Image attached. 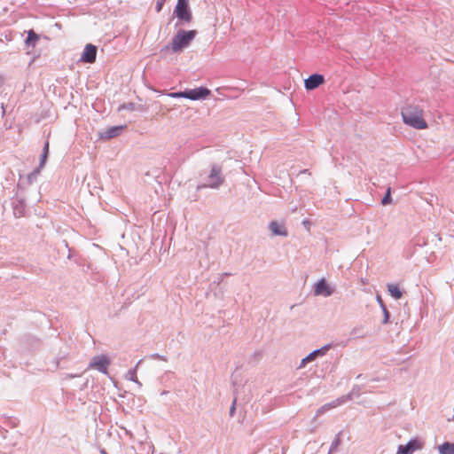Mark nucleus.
I'll return each mask as SVG.
<instances>
[{
    "label": "nucleus",
    "mask_w": 454,
    "mask_h": 454,
    "mask_svg": "<svg viewBox=\"0 0 454 454\" xmlns=\"http://www.w3.org/2000/svg\"><path fill=\"white\" fill-rule=\"evenodd\" d=\"M302 224L309 230L310 226V222L308 219L302 221Z\"/></svg>",
    "instance_id": "2f4dec72"
},
{
    "label": "nucleus",
    "mask_w": 454,
    "mask_h": 454,
    "mask_svg": "<svg viewBox=\"0 0 454 454\" xmlns=\"http://www.w3.org/2000/svg\"><path fill=\"white\" fill-rule=\"evenodd\" d=\"M109 364H110V360L106 356H105V355L96 356L90 360L89 368L96 369L99 372L106 374Z\"/></svg>",
    "instance_id": "9d476101"
},
{
    "label": "nucleus",
    "mask_w": 454,
    "mask_h": 454,
    "mask_svg": "<svg viewBox=\"0 0 454 454\" xmlns=\"http://www.w3.org/2000/svg\"><path fill=\"white\" fill-rule=\"evenodd\" d=\"M401 115L403 121L416 129L427 128V121L423 119V108L414 102H406L402 107Z\"/></svg>",
    "instance_id": "f257e3e1"
},
{
    "label": "nucleus",
    "mask_w": 454,
    "mask_h": 454,
    "mask_svg": "<svg viewBox=\"0 0 454 454\" xmlns=\"http://www.w3.org/2000/svg\"><path fill=\"white\" fill-rule=\"evenodd\" d=\"M76 376H77V375H74V374H67V378H68V379H73V378H74V377H76Z\"/></svg>",
    "instance_id": "e433bc0d"
},
{
    "label": "nucleus",
    "mask_w": 454,
    "mask_h": 454,
    "mask_svg": "<svg viewBox=\"0 0 454 454\" xmlns=\"http://www.w3.org/2000/svg\"><path fill=\"white\" fill-rule=\"evenodd\" d=\"M123 110H129V111H141L142 106L137 105L136 103L129 102V103H123L118 106V111H123Z\"/></svg>",
    "instance_id": "6ab92c4d"
},
{
    "label": "nucleus",
    "mask_w": 454,
    "mask_h": 454,
    "mask_svg": "<svg viewBox=\"0 0 454 454\" xmlns=\"http://www.w3.org/2000/svg\"><path fill=\"white\" fill-rule=\"evenodd\" d=\"M324 82H325V79L324 75L319 74H314L304 80V85H321Z\"/></svg>",
    "instance_id": "2eb2a0df"
},
{
    "label": "nucleus",
    "mask_w": 454,
    "mask_h": 454,
    "mask_svg": "<svg viewBox=\"0 0 454 454\" xmlns=\"http://www.w3.org/2000/svg\"><path fill=\"white\" fill-rule=\"evenodd\" d=\"M361 282H362L363 285H366L367 284V280L364 279V278H361Z\"/></svg>",
    "instance_id": "ea45409f"
},
{
    "label": "nucleus",
    "mask_w": 454,
    "mask_h": 454,
    "mask_svg": "<svg viewBox=\"0 0 454 454\" xmlns=\"http://www.w3.org/2000/svg\"><path fill=\"white\" fill-rule=\"evenodd\" d=\"M382 312H383L382 324L387 325L389 323L390 313L388 312L387 307L382 309Z\"/></svg>",
    "instance_id": "393cba45"
},
{
    "label": "nucleus",
    "mask_w": 454,
    "mask_h": 454,
    "mask_svg": "<svg viewBox=\"0 0 454 454\" xmlns=\"http://www.w3.org/2000/svg\"><path fill=\"white\" fill-rule=\"evenodd\" d=\"M166 1L167 0H157L156 7H155L157 12H160L162 10V7Z\"/></svg>",
    "instance_id": "cd10ccee"
},
{
    "label": "nucleus",
    "mask_w": 454,
    "mask_h": 454,
    "mask_svg": "<svg viewBox=\"0 0 454 454\" xmlns=\"http://www.w3.org/2000/svg\"><path fill=\"white\" fill-rule=\"evenodd\" d=\"M350 335L353 338H363L365 336L364 333H362V327L360 326L354 327L350 332Z\"/></svg>",
    "instance_id": "b1692460"
},
{
    "label": "nucleus",
    "mask_w": 454,
    "mask_h": 454,
    "mask_svg": "<svg viewBox=\"0 0 454 454\" xmlns=\"http://www.w3.org/2000/svg\"><path fill=\"white\" fill-rule=\"evenodd\" d=\"M333 292L334 288L332 287L324 278L314 284L313 294L315 296L329 297Z\"/></svg>",
    "instance_id": "423d86ee"
},
{
    "label": "nucleus",
    "mask_w": 454,
    "mask_h": 454,
    "mask_svg": "<svg viewBox=\"0 0 454 454\" xmlns=\"http://www.w3.org/2000/svg\"><path fill=\"white\" fill-rule=\"evenodd\" d=\"M101 454H108L105 449L100 450Z\"/></svg>",
    "instance_id": "58836bf2"
},
{
    "label": "nucleus",
    "mask_w": 454,
    "mask_h": 454,
    "mask_svg": "<svg viewBox=\"0 0 454 454\" xmlns=\"http://www.w3.org/2000/svg\"><path fill=\"white\" fill-rule=\"evenodd\" d=\"M47 157H48L47 154L42 153V155L40 157L39 166L37 167V168H39L41 170V168H43V166L46 162Z\"/></svg>",
    "instance_id": "bb28decb"
},
{
    "label": "nucleus",
    "mask_w": 454,
    "mask_h": 454,
    "mask_svg": "<svg viewBox=\"0 0 454 454\" xmlns=\"http://www.w3.org/2000/svg\"><path fill=\"white\" fill-rule=\"evenodd\" d=\"M392 202V197H391V189L390 187L387 188L385 195L383 196L381 200V204L383 206H387Z\"/></svg>",
    "instance_id": "4be33fe9"
},
{
    "label": "nucleus",
    "mask_w": 454,
    "mask_h": 454,
    "mask_svg": "<svg viewBox=\"0 0 454 454\" xmlns=\"http://www.w3.org/2000/svg\"><path fill=\"white\" fill-rule=\"evenodd\" d=\"M151 357H153L154 359H160V360H163V361H167L165 356H161L160 354H157V353L151 355Z\"/></svg>",
    "instance_id": "7c9ffc66"
},
{
    "label": "nucleus",
    "mask_w": 454,
    "mask_h": 454,
    "mask_svg": "<svg viewBox=\"0 0 454 454\" xmlns=\"http://www.w3.org/2000/svg\"><path fill=\"white\" fill-rule=\"evenodd\" d=\"M223 280V278H221L218 281H217V284H220V282Z\"/></svg>",
    "instance_id": "a19ab883"
},
{
    "label": "nucleus",
    "mask_w": 454,
    "mask_h": 454,
    "mask_svg": "<svg viewBox=\"0 0 454 454\" xmlns=\"http://www.w3.org/2000/svg\"><path fill=\"white\" fill-rule=\"evenodd\" d=\"M38 40L39 35L34 30L31 29L27 32V37L26 39V43L27 45L35 46Z\"/></svg>",
    "instance_id": "aec40b11"
},
{
    "label": "nucleus",
    "mask_w": 454,
    "mask_h": 454,
    "mask_svg": "<svg viewBox=\"0 0 454 454\" xmlns=\"http://www.w3.org/2000/svg\"><path fill=\"white\" fill-rule=\"evenodd\" d=\"M40 171L41 170L36 168L30 174L27 175V179L28 184H31L36 180L38 175L40 174Z\"/></svg>",
    "instance_id": "5701e85b"
},
{
    "label": "nucleus",
    "mask_w": 454,
    "mask_h": 454,
    "mask_svg": "<svg viewBox=\"0 0 454 454\" xmlns=\"http://www.w3.org/2000/svg\"><path fill=\"white\" fill-rule=\"evenodd\" d=\"M387 291L389 292L390 295L395 300H399L403 296V292L398 285L387 284Z\"/></svg>",
    "instance_id": "f3484780"
},
{
    "label": "nucleus",
    "mask_w": 454,
    "mask_h": 454,
    "mask_svg": "<svg viewBox=\"0 0 454 454\" xmlns=\"http://www.w3.org/2000/svg\"><path fill=\"white\" fill-rule=\"evenodd\" d=\"M423 442L418 438H411L406 444L399 445L396 454H413L414 451L423 448Z\"/></svg>",
    "instance_id": "1a4fd4ad"
},
{
    "label": "nucleus",
    "mask_w": 454,
    "mask_h": 454,
    "mask_svg": "<svg viewBox=\"0 0 454 454\" xmlns=\"http://www.w3.org/2000/svg\"><path fill=\"white\" fill-rule=\"evenodd\" d=\"M140 364H141V360H139L137 363V364L134 368L129 369L128 371V372L126 373V377H125L128 380L135 382L139 387H142V383L138 380V379L137 377V370Z\"/></svg>",
    "instance_id": "dca6fc26"
},
{
    "label": "nucleus",
    "mask_w": 454,
    "mask_h": 454,
    "mask_svg": "<svg viewBox=\"0 0 454 454\" xmlns=\"http://www.w3.org/2000/svg\"><path fill=\"white\" fill-rule=\"evenodd\" d=\"M440 454H454V442H444L438 446Z\"/></svg>",
    "instance_id": "a211bd4d"
},
{
    "label": "nucleus",
    "mask_w": 454,
    "mask_h": 454,
    "mask_svg": "<svg viewBox=\"0 0 454 454\" xmlns=\"http://www.w3.org/2000/svg\"><path fill=\"white\" fill-rule=\"evenodd\" d=\"M231 87H224V86H222V87H216V91L219 93V94H222V90H224L226 89H230Z\"/></svg>",
    "instance_id": "473e14b6"
},
{
    "label": "nucleus",
    "mask_w": 454,
    "mask_h": 454,
    "mask_svg": "<svg viewBox=\"0 0 454 454\" xmlns=\"http://www.w3.org/2000/svg\"><path fill=\"white\" fill-rule=\"evenodd\" d=\"M300 173H301V174H309V175L310 174V173L309 172V169H303V170H301Z\"/></svg>",
    "instance_id": "c9c22d12"
},
{
    "label": "nucleus",
    "mask_w": 454,
    "mask_h": 454,
    "mask_svg": "<svg viewBox=\"0 0 454 454\" xmlns=\"http://www.w3.org/2000/svg\"><path fill=\"white\" fill-rule=\"evenodd\" d=\"M174 13L178 19L190 22L192 20V13L189 10L188 0H177Z\"/></svg>",
    "instance_id": "6e6552de"
},
{
    "label": "nucleus",
    "mask_w": 454,
    "mask_h": 454,
    "mask_svg": "<svg viewBox=\"0 0 454 454\" xmlns=\"http://www.w3.org/2000/svg\"><path fill=\"white\" fill-rule=\"evenodd\" d=\"M126 128V125L113 126L100 132L99 137L102 139H112L120 136Z\"/></svg>",
    "instance_id": "9b49d317"
},
{
    "label": "nucleus",
    "mask_w": 454,
    "mask_h": 454,
    "mask_svg": "<svg viewBox=\"0 0 454 454\" xmlns=\"http://www.w3.org/2000/svg\"><path fill=\"white\" fill-rule=\"evenodd\" d=\"M54 368H58L59 367V359H55L54 361Z\"/></svg>",
    "instance_id": "f704fd0d"
},
{
    "label": "nucleus",
    "mask_w": 454,
    "mask_h": 454,
    "mask_svg": "<svg viewBox=\"0 0 454 454\" xmlns=\"http://www.w3.org/2000/svg\"><path fill=\"white\" fill-rule=\"evenodd\" d=\"M225 182V176L223 173V167L220 164L213 163L210 165L209 173L203 177V182L197 186V191L210 188L219 189Z\"/></svg>",
    "instance_id": "f03ea898"
},
{
    "label": "nucleus",
    "mask_w": 454,
    "mask_h": 454,
    "mask_svg": "<svg viewBox=\"0 0 454 454\" xmlns=\"http://www.w3.org/2000/svg\"><path fill=\"white\" fill-rule=\"evenodd\" d=\"M359 395H360V387L359 386H355L352 388V390L347 395H344V396H342L340 398H338L336 401H333L331 403H327V404L322 406L320 409H318L317 414H320L325 409H329V408H332V407H336L339 404L344 403L348 400H352V398L354 396H359Z\"/></svg>",
    "instance_id": "0eeeda50"
},
{
    "label": "nucleus",
    "mask_w": 454,
    "mask_h": 454,
    "mask_svg": "<svg viewBox=\"0 0 454 454\" xmlns=\"http://www.w3.org/2000/svg\"><path fill=\"white\" fill-rule=\"evenodd\" d=\"M197 35L196 30H184L180 29L176 32L175 36L172 38L170 48L175 53L183 51L187 48L190 43Z\"/></svg>",
    "instance_id": "7ed1b4c3"
},
{
    "label": "nucleus",
    "mask_w": 454,
    "mask_h": 454,
    "mask_svg": "<svg viewBox=\"0 0 454 454\" xmlns=\"http://www.w3.org/2000/svg\"><path fill=\"white\" fill-rule=\"evenodd\" d=\"M12 207L13 210V215L16 218H20L25 215L26 212V203L25 200L21 198H15L12 200Z\"/></svg>",
    "instance_id": "ddd939ff"
},
{
    "label": "nucleus",
    "mask_w": 454,
    "mask_h": 454,
    "mask_svg": "<svg viewBox=\"0 0 454 454\" xmlns=\"http://www.w3.org/2000/svg\"><path fill=\"white\" fill-rule=\"evenodd\" d=\"M376 300H377V301H378V303H379L380 307L381 308V309H382L383 308H386V305H385V303H384V301H383V300H382V298H381V296H380V295H379V294H378V295L376 296Z\"/></svg>",
    "instance_id": "c85d7f7f"
},
{
    "label": "nucleus",
    "mask_w": 454,
    "mask_h": 454,
    "mask_svg": "<svg viewBox=\"0 0 454 454\" xmlns=\"http://www.w3.org/2000/svg\"><path fill=\"white\" fill-rule=\"evenodd\" d=\"M236 404H237V397L235 396L233 401H232V403L230 407V411H229V415L230 417H233L234 414H235V411H236Z\"/></svg>",
    "instance_id": "a878e982"
},
{
    "label": "nucleus",
    "mask_w": 454,
    "mask_h": 454,
    "mask_svg": "<svg viewBox=\"0 0 454 454\" xmlns=\"http://www.w3.org/2000/svg\"><path fill=\"white\" fill-rule=\"evenodd\" d=\"M167 393H168L167 391H163V392L161 393V395H166Z\"/></svg>",
    "instance_id": "79ce46f5"
},
{
    "label": "nucleus",
    "mask_w": 454,
    "mask_h": 454,
    "mask_svg": "<svg viewBox=\"0 0 454 454\" xmlns=\"http://www.w3.org/2000/svg\"><path fill=\"white\" fill-rule=\"evenodd\" d=\"M87 386H88V380H86L84 381V383L80 387V390L85 389L87 387Z\"/></svg>",
    "instance_id": "72a5a7b5"
},
{
    "label": "nucleus",
    "mask_w": 454,
    "mask_h": 454,
    "mask_svg": "<svg viewBox=\"0 0 454 454\" xmlns=\"http://www.w3.org/2000/svg\"><path fill=\"white\" fill-rule=\"evenodd\" d=\"M342 434V431L339 432L333 441L331 443V446H330V450H329V452H333L337 450V448L339 447V445L340 444V435Z\"/></svg>",
    "instance_id": "412c9836"
},
{
    "label": "nucleus",
    "mask_w": 454,
    "mask_h": 454,
    "mask_svg": "<svg viewBox=\"0 0 454 454\" xmlns=\"http://www.w3.org/2000/svg\"><path fill=\"white\" fill-rule=\"evenodd\" d=\"M49 141H45L44 145H43V153H45V154H49Z\"/></svg>",
    "instance_id": "c756f323"
},
{
    "label": "nucleus",
    "mask_w": 454,
    "mask_h": 454,
    "mask_svg": "<svg viewBox=\"0 0 454 454\" xmlns=\"http://www.w3.org/2000/svg\"><path fill=\"white\" fill-rule=\"evenodd\" d=\"M210 94L207 87H196L192 90H185L180 92L168 94L171 98H185L191 100L205 99Z\"/></svg>",
    "instance_id": "20e7f679"
},
{
    "label": "nucleus",
    "mask_w": 454,
    "mask_h": 454,
    "mask_svg": "<svg viewBox=\"0 0 454 454\" xmlns=\"http://www.w3.org/2000/svg\"><path fill=\"white\" fill-rule=\"evenodd\" d=\"M334 345L333 343H327L322 346L320 348L311 351L304 358L301 359L299 368H303L308 363L314 361L317 356H325Z\"/></svg>",
    "instance_id": "39448f33"
},
{
    "label": "nucleus",
    "mask_w": 454,
    "mask_h": 454,
    "mask_svg": "<svg viewBox=\"0 0 454 454\" xmlns=\"http://www.w3.org/2000/svg\"><path fill=\"white\" fill-rule=\"evenodd\" d=\"M316 88H317V87H305V89H306L307 90H314V89H316Z\"/></svg>",
    "instance_id": "4c0bfd02"
},
{
    "label": "nucleus",
    "mask_w": 454,
    "mask_h": 454,
    "mask_svg": "<svg viewBox=\"0 0 454 454\" xmlns=\"http://www.w3.org/2000/svg\"><path fill=\"white\" fill-rule=\"evenodd\" d=\"M97 47L88 43L82 53L80 60L84 63H93L96 60Z\"/></svg>",
    "instance_id": "f8f14e48"
},
{
    "label": "nucleus",
    "mask_w": 454,
    "mask_h": 454,
    "mask_svg": "<svg viewBox=\"0 0 454 454\" xmlns=\"http://www.w3.org/2000/svg\"><path fill=\"white\" fill-rule=\"evenodd\" d=\"M269 228L275 236L286 237L288 235L285 225L278 223L277 221H271L269 224Z\"/></svg>",
    "instance_id": "4468645a"
}]
</instances>
